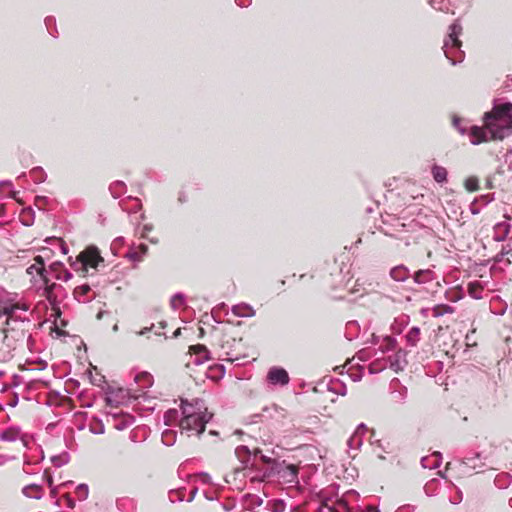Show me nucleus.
Returning a JSON list of instances; mask_svg holds the SVG:
<instances>
[{
	"mask_svg": "<svg viewBox=\"0 0 512 512\" xmlns=\"http://www.w3.org/2000/svg\"><path fill=\"white\" fill-rule=\"evenodd\" d=\"M17 308H19V303L17 304H13V305H9V306H4L3 307V312L4 314L6 315H12L16 312Z\"/></svg>",
	"mask_w": 512,
	"mask_h": 512,
	"instance_id": "obj_34",
	"label": "nucleus"
},
{
	"mask_svg": "<svg viewBox=\"0 0 512 512\" xmlns=\"http://www.w3.org/2000/svg\"><path fill=\"white\" fill-rule=\"evenodd\" d=\"M261 459H262V460H263V462H265V463H270V462H271V458H269V457H267V456H264V455H262V456H261Z\"/></svg>",
	"mask_w": 512,
	"mask_h": 512,
	"instance_id": "obj_45",
	"label": "nucleus"
},
{
	"mask_svg": "<svg viewBox=\"0 0 512 512\" xmlns=\"http://www.w3.org/2000/svg\"><path fill=\"white\" fill-rule=\"evenodd\" d=\"M127 257L131 260L140 261L141 256L136 251H131L127 253Z\"/></svg>",
	"mask_w": 512,
	"mask_h": 512,
	"instance_id": "obj_37",
	"label": "nucleus"
},
{
	"mask_svg": "<svg viewBox=\"0 0 512 512\" xmlns=\"http://www.w3.org/2000/svg\"><path fill=\"white\" fill-rule=\"evenodd\" d=\"M132 418L131 417H127L125 418L124 420L122 421H119L118 423H116L115 427L117 430H123L125 429L128 425H130L132 423Z\"/></svg>",
	"mask_w": 512,
	"mask_h": 512,
	"instance_id": "obj_32",
	"label": "nucleus"
},
{
	"mask_svg": "<svg viewBox=\"0 0 512 512\" xmlns=\"http://www.w3.org/2000/svg\"><path fill=\"white\" fill-rule=\"evenodd\" d=\"M197 478L202 483H210V481H211V477L207 473H200L197 475Z\"/></svg>",
	"mask_w": 512,
	"mask_h": 512,
	"instance_id": "obj_35",
	"label": "nucleus"
},
{
	"mask_svg": "<svg viewBox=\"0 0 512 512\" xmlns=\"http://www.w3.org/2000/svg\"><path fill=\"white\" fill-rule=\"evenodd\" d=\"M465 188L469 191V192H474V191H477L479 189V181L476 177H469L465 180Z\"/></svg>",
	"mask_w": 512,
	"mask_h": 512,
	"instance_id": "obj_23",
	"label": "nucleus"
},
{
	"mask_svg": "<svg viewBox=\"0 0 512 512\" xmlns=\"http://www.w3.org/2000/svg\"><path fill=\"white\" fill-rule=\"evenodd\" d=\"M48 484H49L50 486L52 485V479H51V478L48 480Z\"/></svg>",
	"mask_w": 512,
	"mask_h": 512,
	"instance_id": "obj_54",
	"label": "nucleus"
},
{
	"mask_svg": "<svg viewBox=\"0 0 512 512\" xmlns=\"http://www.w3.org/2000/svg\"><path fill=\"white\" fill-rule=\"evenodd\" d=\"M231 311L238 317H253L255 315L253 307L246 303L234 305Z\"/></svg>",
	"mask_w": 512,
	"mask_h": 512,
	"instance_id": "obj_10",
	"label": "nucleus"
},
{
	"mask_svg": "<svg viewBox=\"0 0 512 512\" xmlns=\"http://www.w3.org/2000/svg\"><path fill=\"white\" fill-rule=\"evenodd\" d=\"M28 309H29V307L26 304H19V308H17V310H23V311H27Z\"/></svg>",
	"mask_w": 512,
	"mask_h": 512,
	"instance_id": "obj_44",
	"label": "nucleus"
},
{
	"mask_svg": "<svg viewBox=\"0 0 512 512\" xmlns=\"http://www.w3.org/2000/svg\"><path fill=\"white\" fill-rule=\"evenodd\" d=\"M420 329L418 327H412L407 335L406 340L409 345L416 346L419 341Z\"/></svg>",
	"mask_w": 512,
	"mask_h": 512,
	"instance_id": "obj_19",
	"label": "nucleus"
},
{
	"mask_svg": "<svg viewBox=\"0 0 512 512\" xmlns=\"http://www.w3.org/2000/svg\"><path fill=\"white\" fill-rule=\"evenodd\" d=\"M196 493H197V488L192 489L190 492V497L187 499V501L191 502L194 499Z\"/></svg>",
	"mask_w": 512,
	"mask_h": 512,
	"instance_id": "obj_41",
	"label": "nucleus"
},
{
	"mask_svg": "<svg viewBox=\"0 0 512 512\" xmlns=\"http://www.w3.org/2000/svg\"><path fill=\"white\" fill-rule=\"evenodd\" d=\"M71 278V273L65 271V275H64V281H68L69 279Z\"/></svg>",
	"mask_w": 512,
	"mask_h": 512,
	"instance_id": "obj_46",
	"label": "nucleus"
},
{
	"mask_svg": "<svg viewBox=\"0 0 512 512\" xmlns=\"http://www.w3.org/2000/svg\"><path fill=\"white\" fill-rule=\"evenodd\" d=\"M454 126L458 129V131L461 134L465 133V129L460 126V120L459 119H457V118L454 119Z\"/></svg>",
	"mask_w": 512,
	"mask_h": 512,
	"instance_id": "obj_38",
	"label": "nucleus"
},
{
	"mask_svg": "<svg viewBox=\"0 0 512 512\" xmlns=\"http://www.w3.org/2000/svg\"><path fill=\"white\" fill-rule=\"evenodd\" d=\"M89 489L86 484H79L76 487V495L79 500H85L88 497Z\"/></svg>",
	"mask_w": 512,
	"mask_h": 512,
	"instance_id": "obj_27",
	"label": "nucleus"
},
{
	"mask_svg": "<svg viewBox=\"0 0 512 512\" xmlns=\"http://www.w3.org/2000/svg\"><path fill=\"white\" fill-rule=\"evenodd\" d=\"M139 249L141 250V254L144 255V254H146V252L148 250V247L146 245H144V244H141L139 246Z\"/></svg>",
	"mask_w": 512,
	"mask_h": 512,
	"instance_id": "obj_43",
	"label": "nucleus"
},
{
	"mask_svg": "<svg viewBox=\"0 0 512 512\" xmlns=\"http://www.w3.org/2000/svg\"><path fill=\"white\" fill-rule=\"evenodd\" d=\"M250 500H251L250 504L253 508L259 507L263 504V499L258 495H251Z\"/></svg>",
	"mask_w": 512,
	"mask_h": 512,
	"instance_id": "obj_33",
	"label": "nucleus"
},
{
	"mask_svg": "<svg viewBox=\"0 0 512 512\" xmlns=\"http://www.w3.org/2000/svg\"><path fill=\"white\" fill-rule=\"evenodd\" d=\"M9 461V457L6 455H0V466L6 464Z\"/></svg>",
	"mask_w": 512,
	"mask_h": 512,
	"instance_id": "obj_40",
	"label": "nucleus"
},
{
	"mask_svg": "<svg viewBox=\"0 0 512 512\" xmlns=\"http://www.w3.org/2000/svg\"><path fill=\"white\" fill-rule=\"evenodd\" d=\"M150 329H151V328H145V329H143L142 331H140V333H139V334H140V335H143V334H145L147 331H149Z\"/></svg>",
	"mask_w": 512,
	"mask_h": 512,
	"instance_id": "obj_48",
	"label": "nucleus"
},
{
	"mask_svg": "<svg viewBox=\"0 0 512 512\" xmlns=\"http://www.w3.org/2000/svg\"><path fill=\"white\" fill-rule=\"evenodd\" d=\"M413 279L417 284H426L435 279V274L431 269L419 270L414 274Z\"/></svg>",
	"mask_w": 512,
	"mask_h": 512,
	"instance_id": "obj_11",
	"label": "nucleus"
},
{
	"mask_svg": "<svg viewBox=\"0 0 512 512\" xmlns=\"http://www.w3.org/2000/svg\"><path fill=\"white\" fill-rule=\"evenodd\" d=\"M134 379L135 382L139 383L143 389L149 388L153 384V377L147 372L137 374Z\"/></svg>",
	"mask_w": 512,
	"mask_h": 512,
	"instance_id": "obj_17",
	"label": "nucleus"
},
{
	"mask_svg": "<svg viewBox=\"0 0 512 512\" xmlns=\"http://www.w3.org/2000/svg\"><path fill=\"white\" fill-rule=\"evenodd\" d=\"M91 291V288L87 284L80 285L74 289V297L78 302H88L90 298H87V294Z\"/></svg>",
	"mask_w": 512,
	"mask_h": 512,
	"instance_id": "obj_15",
	"label": "nucleus"
},
{
	"mask_svg": "<svg viewBox=\"0 0 512 512\" xmlns=\"http://www.w3.org/2000/svg\"><path fill=\"white\" fill-rule=\"evenodd\" d=\"M103 314H104V312L100 311V312L97 314V318H98V319H101V318H102V316H103Z\"/></svg>",
	"mask_w": 512,
	"mask_h": 512,
	"instance_id": "obj_50",
	"label": "nucleus"
},
{
	"mask_svg": "<svg viewBox=\"0 0 512 512\" xmlns=\"http://www.w3.org/2000/svg\"><path fill=\"white\" fill-rule=\"evenodd\" d=\"M435 456H436V459H435L434 463H433V464H431V465H428V464H427L428 459H427L426 457H423V458L421 459V464H422V466H423L424 468H426V467H430V468H436V467H439L440 462H441L440 453H438V452H437V453H435Z\"/></svg>",
	"mask_w": 512,
	"mask_h": 512,
	"instance_id": "obj_30",
	"label": "nucleus"
},
{
	"mask_svg": "<svg viewBox=\"0 0 512 512\" xmlns=\"http://www.w3.org/2000/svg\"><path fill=\"white\" fill-rule=\"evenodd\" d=\"M209 359V351L203 345L190 347V360L188 364L199 366Z\"/></svg>",
	"mask_w": 512,
	"mask_h": 512,
	"instance_id": "obj_8",
	"label": "nucleus"
},
{
	"mask_svg": "<svg viewBox=\"0 0 512 512\" xmlns=\"http://www.w3.org/2000/svg\"><path fill=\"white\" fill-rule=\"evenodd\" d=\"M212 413L208 412L203 400H194L189 403L181 400V419L179 427L181 433H186L188 437L201 435L206 424L211 420Z\"/></svg>",
	"mask_w": 512,
	"mask_h": 512,
	"instance_id": "obj_2",
	"label": "nucleus"
},
{
	"mask_svg": "<svg viewBox=\"0 0 512 512\" xmlns=\"http://www.w3.org/2000/svg\"><path fill=\"white\" fill-rule=\"evenodd\" d=\"M407 363V351L402 348H398L395 353L387 359H377L372 362L370 364V371L372 373H378L389 367L391 370L398 373L406 367Z\"/></svg>",
	"mask_w": 512,
	"mask_h": 512,
	"instance_id": "obj_4",
	"label": "nucleus"
},
{
	"mask_svg": "<svg viewBox=\"0 0 512 512\" xmlns=\"http://www.w3.org/2000/svg\"><path fill=\"white\" fill-rule=\"evenodd\" d=\"M112 329H113L114 332L118 331V325L115 324Z\"/></svg>",
	"mask_w": 512,
	"mask_h": 512,
	"instance_id": "obj_52",
	"label": "nucleus"
},
{
	"mask_svg": "<svg viewBox=\"0 0 512 512\" xmlns=\"http://www.w3.org/2000/svg\"><path fill=\"white\" fill-rule=\"evenodd\" d=\"M267 380L271 385H280L285 386L289 383V375L288 372L281 367H272L269 369L267 373Z\"/></svg>",
	"mask_w": 512,
	"mask_h": 512,
	"instance_id": "obj_6",
	"label": "nucleus"
},
{
	"mask_svg": "<svg viewBox=\"0 0 512 512\" xmlns=\"http://www.w3.org/2000/svg\"><path fill=\"white\" fill-rule=\"evenodd\" d=\"M510 166H511V168H512V161H511V163H510Z\"/></svg>",
	"mask_w": 512,
	"mask_h": 512,
	"instance_id": "obj_55",
	"label": "nucleus"
},
{
	"mask_svg": "<svg viewBox=\"0 0 512 512\" xmlns=\"http://www.w3.org/2000/svg\"><path fill=\"white\" fill-rule=\"evenodd\" d=\"M19 437V431L16 429H8L3 431L0 434V440L7 441V442H13L16 441Z\"/></svg>",
	"mask_w": 512,
	"mask_h": 512,
	"instance_id": "obj_20",
	"label": "nucleus"
},
{
	"mask_svg": "<svg viewBox=\"0 0 512 512\" xmlns=\"http://www.w3.org/2000/svg\"><path fill=\"white\" fill-rule=\"evenodd\" d=\"M365 428H366V427H365V425H364V424H360V425L358 426V428H357V430H356V431H358V432H359L360 430H364Z\"/></svg>",
	"mask_w": 512,
	"mask_h": 512,
	"instance_id": "obj_47",
	"label": "nucleus"
},
{
	"mask_svg": "<svg viewBox=\"0 0 512 512\" xmlns=\"http://www.w3.org/2000/svg\"><path fill=\"white\" fill-rule=\"evenodd\" d=\"M431 172H432L433 179L437 183H444L447 181L448 173H447L446 168L439 166V165H433Z\"/></svg>",
	"mask_w": 512,
	"mask_h": 512,
	"instance_id": "obj_16",
	"label": "nucleus"
},
{
	"mask_svg": "<svg viewBox=\"0 0 512 512\" xmlns=\"http://www.w3.org/2000/svg\"><path fill=\"white\" fill-rule=\"evenodd\" d=\"M162 441L167 446L173 445L174 442H175V433H174V431L169 430V429L165 430L162 433Z\"/></svg>",
	"mask_w": 512,
	"mask_h": 512,
	"instance_id": "obj_25",
	"label": "nucleus"
},
{
	"mask_svg": "<svg viewBox=\"0 0 512 512\" xmlns=\"http://www.w3.org/2000/svg\"><path fill=\"white\" fill-rule=\"evenodd\" d=\"M349 448L354 449L358 448L362 444L361 437L358 435V431H356L347 441Z\"/></svg>",
	"mask_w": 512,
	"mask_h": 512,
	"instance_id": "obj_26",
	"label": "nucleus"
},
{
	"mask_svg": "<svg viewBox=\"0 0 512 512\" xmlns=\"http://www.w3.org/2000/svg\"><path fill=\"white\" fill-rule=\"evenodd\" d=\"M179 411L177 409H169L164 414V423L168 426L173 425L174 423H179Z\"/></svg>",
	"mask_w": 512,
	"mask_h": 512,
	"instance_id": "obj_18",
	"label": "nucleus"
},
{
	"mask_svg": "<svg viewBox=\"0 0 512 512\" xmlns=\"http://www.w3.org/2000/svg\"><path fill=\"white\" fill-rule=\"evenodd\" d=\"M184 304V296L180 293L175 294L171 298V306L173 309H177Z\"/></svg>",
	"mask_w": 512,
	"mask_h": 512,
	"instance_id": "obj_29",
	"label": "nucleus"
},
{
	"mask_svg": "<svg viewBox=\"0 0 512 512\" xmlns=\"http://www.w3.org/2000/svg\"><path fill=\"white\" fill-rule=\"evenodd\" d=\"M53 311H55V313H56L57 315L60 313L59 308H55V307H53Z\"/></svg>",
	"mask_w": 512,
	"mask_h": 512,
	"instance_id": "obj_51",
	"label": "nucleus"
},
{
	"mask_svg": "<svg viewBox=\"0 0 512 512\" xmlns=\"http://www.w3.org/2000/svg\"><path fill=\"white\" fill-rule=\"evenodd\" d=\"M430 5L436 10L443 11L445 9L444 3L442 1L436 3L434 0H430Z\"/></svg>",
	"mask_w": 512,
	"mask_h": 512,
	"instance_id": "obj_36",
	"label": "nucleus"
},
{
	"mask_svg": "<svg viewBox=\"0 0 512 512\" xmlns=\"http://www.w3.org/2000/svg\"><path fill=\"white\" fill-rule=\"evenodd\" d=\"M512 135V104L495 105L484 115V126H472L469 131L470 142L478 145L490 140H503Z\"/></svg>",
	"mask_w": 512,
	"mask_h": 512,
	"instance_id": "obj_1",
	"label": "nucleus"
},
{
	"mask_svg": "<svg viewBox=\"0 0 512 512\" xmlns=\"http://www.w3.org/2000/svg\"><path fill=\"white\" fill-rule=\"evenodd\" d=\"M429 487H430V484H427V485L425 486V489H426V492H427V493H428V489H429Z\"/></svg>",
	"mask_w": 512,
	"mask_h": 512,
	"instance_id": "obj_53",
	"label": "nucleus"
},
{
	"mask_svg": "<svg viewBox=\"0 0 512 512\" xmlns=\"http://www.w3.org/2000/svg\"><path fill=\"white\" fill-rule=\"evenodd\" d=\"M68 505H69V507L73 508L74 507V502L71 499H69L68 500Z\"/></svg>",
	"mask_w": 512,
	"mask_h": 512,
	"instance_id": "obj_49",
	"label": "nucleus"
},
{
	"mask_svg": "<svg viewBox=\"0 0 512 512\" xmlns=\"http://www.w3.org/2000/svg\"><path fill=\"white\" fill-rule=\"evenodd\" d=\"M90 431L93 434L100 435V434L104 433L105 428H104V425L101 422H99L96 425H91Z\"/></svg>",
	"mask_w": 512,
	"mask_h": 512,
	"instance_id": "obj_31",
	"label": "nucleus"
},
{
	"mask_svg": "<svg viewBox=\"0 0 512 512\" xmlns=\"http://www.w3.org/2000/svg\"><path fill=\"white\" fill-rule=\"evenodd\" d=\"M283 477L288 482H294L297 478V469L294 465H287L283 471Z\"/></svg>",
	"mask_w": 512,
	"mask_h": 512,
	"instance_id": "obj_21",
	"label": "nucleus"
},
{
	"mask_svg": "<svg viewBox=\"0 0 512 512\" xmlns=\"http://www.w3.org/2000/svg\"><path fill=\"white\" fill-rule=\"evenodd\" d=\"M363 512H379V510L374 506H368Z\"/></svg>",
	"mask_w": 512,
	"mask_h": 512,
	"instance_id": "obj_42",
	"label": "nucleus"
},
{
	"mask_svg": "<svg viewBox=\"0 0 512 512\" xmlns=\"http://www.w3.org/2000/svg\"><path fill=\"white\" fill-rule=\"evenodd\" d=\"M462 463L470 470H480L484 467V463L481 461L479 454H476L474 457L464 458Z\"/></svg>",
	"mask_w": 512,
	"mask_h": 512,
	"instance_id": "obj_14",
	"label": "nucleus"
},
{
	"mask_svg": "<svg viewBox=\"0 0 512 512\" xmlns=\"http://www.w3.org/2000/svg\"><path fill=\"white\" fill-rule=\"evenodd\" d=\"M410 275L409 269L404 265H398L390 270V276L394 281L404 282Z\"/></svg>",
	"mask_w": 512,
	"mask_h": 512,
	"instance_id": "obj_9",
	"label": "nucleus"
},
{
	"mask_svg": "<svg viewBox=\"0 0 512 512\" xmlns=\"http://www.w3.org/2000/svg\"><path fill=\"white\" fill-rule=\"evenodd\" d=\"M468 292L474 299H480L482 297L481 286L478 283H470L468 286Z\"/></svg>",
	"mask_w": 512,
	"mask_h": 512,
	"instance_id": "obj_24",
	"label": "nucleus"
},
{
	"mask_svg": "<svg viewBox=\"0 0 512 512\" xmlns=\"http://www.w3.org/2000/svg\"><path fill=\"white\" fill-rule=\"evenodd\" d=\"M270 505H271L272 512H283L286 507V504H285L284 500H282V499L273 500L270 503Z\"/></svg>",
	"mask_w": 512,
	"mask_h": 512,
	"instance_id": "obj_28",
	"label": "nucleus"
},
{
	"mask_svg": "<svg viewBox=\"0 0 512 512\" xmlns=\"http://www.w3.org/2000/svg\"><path fill=\"white\" fill-rule=\"evenodd\" d=\"M69 461V456L67 453H63L60 455H55L51 457V462L55 467H62Z\"/></svg>",
	"mask_w": 512,
	"mask_h": 512,
	"instance_id": "obj_22",
	"label": "nucleus"
},
{
	"mask_svg": "<svg viewBox=\"0 0 512 512\" xmlns=\"http://www.w3.org/2000/svg\"><path fill=\"white\" fill-rule=\"evenodd\" d=\"M462 32V27L459 22H454L449 27V34L444 41L443 50L447 59L450 60L452 65L461 62L463 59L462 51L460 50L461 41L459 35Z\"/></svg>",
	"mask_w": 512,
	"mask_h": 512,
	"instance_id": "obj_3",
	"label": "nucleus"
},
{
	"mask_svg": "<svg viewBox=\"0 0 512 512\" xmlns=\"http://www.w3.org/2000/svg\"><path fill=\"white\" fill-rule=\"evenodd\" d=\"M23 494L32 499H40L43 495L42 487L37 484H30L23 488Z\"/></svg>",
	"mask_w": 512,
	"mask_h": 512,
	"instance_id": "obj_13",
	"label": "nucleus"
},
{
	"mask_svg": "<svg viewBox=\"0 0 512 512\" xmlns=\"http://www.w3.org/2000/svg\"><path fill=\"white\" fill-rule=\"evenodd\" d=\"M235 2L240 7H246L249 5L250 0H235Z\"/></svg>",
	"mask_w": 512,
	"mask_h": 512,
	"instance_id": "obj_39",
	"label": "nucleus"
},
{
	"mask_svg": "<svg viewBox=\"0 0 512 512\" xmlns=\"http://www.w3.org/2000/svg\"><path fill=\"white\" fill-rule=\"evenodd\" d=\"M82 265L91 268H97L98 264L103 261L96 248H88L83 251L79 256Z\"/></svg>",
	"mask_w": 512,
	"mask_h": 512,
	"instance_id": "obj_7",
	"label": "nucleus"
},
{
	"mask_svg": "<svg viewBox=\"0 0 512 512\" xmlns=\"http://www.w3.org/2000/svg\"><path fill=\"white\" fill-rule=\"evenodd\" d=\"M397 348V340L392 336H385L382 339V342L379 345V350L384 354L391 351H396Z\"/></svg>",
	"mask_w": 512,
	"mask_h": 512,
	"instance_id": "obj_12",
	"label": "nucleus"
},
{
	"mask_svg": "<svg viewBox=\"0 0 512 512\" xmlns=\"http://www.w3.org/2000/svg\"><path fill=\"white\" fill-rule=\"evenodd\" d=\"M27 274L34 275V273L40 275L43 282L45 283V290L44 293L46 295L47 300L50 303L54 302L53 296H52V290L55 287V284H49V280L46 276V270L44 268V262L41 256H37L35 258V263L29 266L26 270Z\"/></svg>",
	"mask_w": 512,
	"mask_h": 512,
	"instance_id": "obj_5",
	"label": "nucleus"
}]
</instances>
